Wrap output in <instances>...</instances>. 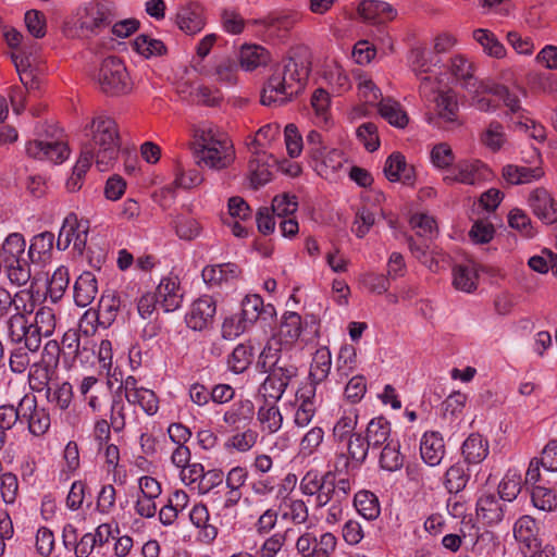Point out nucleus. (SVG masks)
Instances as JSON below:
<instances>
[{
  "instance_id": "37",
  "label": "nucleus",
  "mask_w": 557,
  "mask_h": 557,
  "mask_svg": "<svg viewBox=\"0 0 557 557\" xmlns=\"http://www.w3.org/2000/svg\"><path fill=\"white\" fill-rule=\"evenodd\" d=\"M191 523L202 529V536L207 542H212L218 535V529L208 523L209 511L206 505L196 504L189 512Z\"/></svg>"
},
{
  "instance_id": "40",
  "label": "nucleus",
  "mask_w": 557,
  "mask_h": 557,
  "mask_svg": "<svg viewBox=\"0 0 557 557\" xmlns=\"http://www.w3.org/2000/svg\"><path fill=\"white\" fill-rule=\"evenodd\" d=\"M357 511L367 520H373L380 515V505L376 496L369 491H360L354 499Z\"/></svg>"
},
{
  "instance_id": "4",
  "label": "nucleus",
  "mask_w": 557,
  "mask_h": 557,
  "mask_svg": "<svg viewBox=\"0 0 557 557\" xmlns=\"http://www.w3.org/2000/svg\"><path fill=\"white\" fill-rule=\"evenodd\" d=\"M100 90L108 96L127 95L133 89V82L126 66L117 57L106 58L95 75Z\"/></svg>"
},
{
  "instance_id": "17",
  "label": "nucleus",
  "mask_w": 557,
  "mask_h": 557,
  "mask_svg": "<svg viewBox=\"0 0 557 557\" xmlns=\"http://www.w3.org/2000/svg\"><path fill=\"white\" fill-rule=\"evenodd\" d=\"M176 24L188 35L200 32L206 24L202 7L198 3L183 5L176 14Z\"/></svg>"
},
{
  "instance_id": "46",
  "label": "nucleus",
  "mask_w": 557,
  "mask_h": 557,
  "mask_svg": "<svg viewBox=\"0 0 557 557\" xmlns=\"http://www.w3.org/2000/svg\"><path fill=\"white\" fill-rule=\"evenodd\" d=\"M79 226H83V221H79L75 213L66 215L57 239V248L59 250H65L69 248L71 243L74 240Z\"/></svg>"
},
{
  "instance_id": "10",
  "label": "nucleus",
  "mask_w": 557,
  "mask_h": 557,
  "mask_svg": "<svg viewBox=\"0 0 557 557\" xmlns=\"http://www.w3.org/2000/svg\"><path fill=\"white\" fill-rule=\"evenodd\" d=\"M82 16L81 28L98 34L101 29L110 26L114 20L112 7L108 2L92 1L85 9Z\"/></svg>"
},
{
  "instance_id": "54",
  "label": "nucleus",
  "mask_w": 557,
  "mask_h": 557,
  "mask_svg": "<svg viewBox=\"0 0 557 557\" xmlns=\"http://www.w3.org/2000/svg\"><path fill=\"white\" fill-rule=\"evenodd\" d=\"M337 545L336 537L330 533H323L318 539L314 535L313 544L310 546L309 554L306 557H331Z\"/></svg>"
},
{
  "instance_id": "28",
  "label": "nucleus",
  "mask_w": 557,
  "mask_h": 557,
  "mask_svg": "<svg viewBox=\"0 0 557 557\" xmlns=\"http://www.w3.org/2000/svg\"><path fill=\"white\" fill-rule=\"evenodd\" d=\"M270 60L267 49L258 45L243 46L239 52V64L246 71H252L265 65Z\"/></svg>"
},
{
  "instance_id": "2",
  "label": "nucleus",
  "mask_w": 557,
  "mask_h": 557,
  "mask_svg": "<svg viewBox=\"0 0 557 557\" xmlns=\"http://www.w3.org/2000/svg\"><path fill=\"white\" fill-rule=\"evenodd\" d=\"M121 147L115 121L107 115H98L84 128L81 141V157L96 162L100 172L108 171L117 160Z\"/></svg>"
},
{
  "instance_id": "58",
  "label": "nucleus",
  "mask_w": 557,
  "mask_h": 557,
  "mask_svg": "<svg viewBox=\"0 0 557 557\" xmlns=\"http://www.w3.org/2000/svg\"><path fill=\"white\" fill-rule=\"evenodd\" d=\"M3 267L12 284L23 286L30 280V268L25 259L4 264Z\"/></svg>"
},
{
  "instance_id": "18",
  "label": "nucleus",
  "mask_w": 557,
  "mask_h": 557,
  "mask_svg": "<svg viewBox=\"0 0 557 557\" xmlns=\"http://www.w3.org/2000/svg\"><path fill=\"white\" fill-rule=\"evenodd\" d=\"M420 454L423 461L435 467L441 463L445 455V444L438 432H425L420 443Z\"/></svg>"
},
{
  "instance_id": "49",
  "label": "nucleus",
  "mask_w": 557,
  "mask_h": 557,
  "mask_svg": "<svg viewBox=\"0 0 557 557\" xmlns=\"http://www.w3.org/2000/svg\"><path fill=\"white\" fill-rule=\"evenodd\" d=\"M129 404H138L147 414H154L159 409V400L153 391L140 387L139 392L126 395Z\"/></svg>"
},
{
  "instance_id": "11",
  "label": "nucleus",
  "mask_w": 557,
  "mask_h": 557,
  "mask_svg": "<svg viewBox=\"0 0 557 557\" xmlns=\"http://www.w3.org/2000/svg\"><path fill=\"white\" fill-rule=\"evenodd\" d=\"M528 202L533 214L545 224L557 221V202L545 188L539 187L532 190Z\"/></svg>"
},
{
  "instance_id": "30",
  "label": "nucleus",
  "mask_w": 557,
  "mask_h": 557,
  "mask_svg": "<svg viewBox=\"0 0 557 557\" xmlns=\"http://www.w3.org/2000/svg\"><path fill=\"white\" fill-rule=\"evenodd\" d=\"M121 308L120 298L113 294L102 295L97 311V322L103 327H109L116 319Z\"/></svg>"
},
{
  "instance_id": "26",
  "label": "nucleus",
  "mask_w": 557,
  "mask_h": 557,
  "mask_svg": "<svg viewBox=\"0 0 557 557\" xmlns=\"http://www.w3.org/2000/svg\"><path fill=\"white\" fill-rule=\"evenodd\" d=\"M255 416V405L250 399H242L234 403L223 416V421L230 426L246 424Z\"/></svg>"
},
{
  "instance_id": "9",
  "label": "nucleus",
  "mask_w": 557,
  "mask_h": 557,
  "mask_svg": "<svg viewBox=\"0 0 557 557\" xmlns=\"http://www.w3.org/2000/svg\"><path fill=\"white\" fill-rule=\"evenodd\" d=\"M431 102L434 103V113L428 115L430 124L444 127V124L457 123L458 102L453 90L441 91Z\"/></svg>"
},
{
  "instance_id": "32",
  "label": "nucleus",
  "mask_w": 557,
  "mask_h": 557,
  "mask_svg": "<svg viewBox=\"0 0 557 557\" xmlns=\"http://www.w3.org/2000/svg\"><path fill=\"white\" fill-rule=\"evenodd\" d=\"M61 350L63 354V362L72 366L78 357H82V334L78 330H67L61 341Z\"/></svg>"
},
{
  "instance_id": "24",
  "label": "nucleus",
  "mask_w": 557,
  "mask_h": 557,
  "mask_svg": "<svg viewBox=\"0 0 557 557\" xmlns=\"http://www.w3.org/2000/svg\"><path fill=\"white\" fill-rule=\"evenodd\" d=\"M277 401H268L260 406L257 411V420L261 425V430L268 434L278 432L283 425V416L276 406Z\"/></svg>"
},
{
  "instance_id": "16",
  "label": "nucleus",
  "mask_w": 557,
  "mask_h": 557,
  "mask_svg": "<svg viewBox=\"0 0 557 557\" xmlns=\"http://www.w3.org/2000/svg\"><path fill=\"white\" fill-rule=\"evenodd\" d=\"M486 170V166L478 160H462L456 164L454 174L445 176L444 181L447 183L458 182L468 185H475L484 178V172Z\"/></svg>"
},
{
  "instance_id": "7",
  "label": "nucleus",
  "mask_w": 557,
  "mask_h": 557,
  "mask_svg": "<svg viewBox=\"0 0 557 557\" xmlns=\"http://www.w3.org/2000/svg\"><path fill=\"white\" fill-rule=\"evenodd\" d=\"M515 539L520 543L521 550L525 556L534 557L542 547L540 528L531 516L520 517L513 527Z\"/></svg>"
},
{
  "instance_id": "5",
  "label": "nucleus",
  "mask_w": 557,
  "mask_h": 557,
  "mask_svg": "<svg viewBox=\"0 0 557 557\" xmlns=\"http://www.w3.org/2000/svg\"><path fill=\"white\" fill-rule=\"evenodd\" d=\"M298 376V368L288 357L284 362H278L276 369H272L260 386L265 398L278 401L284 395L290 382Z\"/></svg>"
},
{
  "instance_id": "36",
  "label": "nucleus",
  "mask_w": 557,
  "mask_h": 557,
  "mask_svg": "<svg viewBox=\"0 0 557 557\" xmlns=\"http://www.w3.org/2000/svg\"><path fill=\"white\" fill-rule=\"evenodd\" d=\"M379 112L391 125L403 128L408 124V116L400 104L392 99H382Z\"/></svg>"
},
{
  "instance_id": "1",
  "label": "nucleus",
  "mask_w": 557,
  "mask_h": 557,
  "mask_svg": "<svg viewBox=\"0 0 557 557\" xmlns=\"http://www.w3.org/2000/svg\"><path fill=\"white\" fill-rule=\"evenodd\" d=\"M310 65L306 48L295 51L285 64L276 67L269 77L261 92V103L271 106L278 101L282 104L298 95L305 87Z\"/></svg>"
},
{
  "instance_id": "60",
  "label": "nucleus",
  "mask_w": 557,
  "mask_h": 557,
  "mask_svg": "<svg viewBox=\"0 0 557 557\" xmlns=\"http://www.w3.org/2000/svg\"><path fill=\"white\" fill-rule=\"evenodd\" d=\"M258 436L259 434L257 431L247 429L231 436L226 442V446L240 453H245L250 450L256 445Z\"/></svg>"
},
{
  "instance_id": "39",
  "label": "nucleus",
  "mask_w": 557,
  "mask_h": 557,
  "mask_svg": "<svg viewBox=\"0 0 557 557\" xmlns=\"http://www.w3.org/2000/svg\"><path fill=\"white\" fill-rule=\"evenodd\" d=\"M54 235L51 232H42L33 237L29 249L28 258L32 262H39L44 257L51 252L53 248Z\"/></svg>"
},
{
  "instance_id": "41",
  "label": "nucleus",
  "mask_w": 557,
  "mask_h": 557,
  "mask_svg": "<svg viewBox=\"0 0 557 557\" xmlns=\"http://www.w3.org/2000/svg\"><path fill=\"white\" fill-rule=\"evenodd\" d=\"M133 48L146 59L154 55H163L166 52V47L161 40L145 34H140L135 38Z\"/></svg>"
},
{
  "instance_id": "3",
  "label": "nucleus",
  "mask_w": 557,
  "mask_h": 557,
  "mask_svg": "<svg viewBox=\"0 0 557 557\" xmlns=\"http://www.w3.org/2000/svg\"><path fill=\"white\" fill-rule=\"evenodd\" d=\"M194 157L196 164L203 163L219 171L234 162L235 150L226 135H218L211 127L198 128L195 132Z\"/></svg>"
},
{
  "instance_id": "44",
  "label": "nucleus",
  "mask_w": 557,
  "mask_h": 557,
  "mask_svg": "<svg viewBox=\"0 0 557 557\" xmlns=\"http://www.w3.org/2000/svg\"><path fill=\"white\" fill-rule=\"evenodd\" d=\"M16 423L22 424L21 401L17 407L13 405L0 406V448L4 444L5 431L11 430Z\"/></svg>"
},
{
  "instance_id": "51",
  "label": "nucleus",
  "mask_w": 557,
  "mask_h": 557,
  "mask_svg": "<svg viewBox=\"0 0 557 557\" xmlns=\"http://www.w3.org/2000/svg\"><path fill=\"white\" fill-rule=\"evenodd\" d=\"M453 285L456 289L471 293L476 288V274L467 265H456L453 269Z\"/></svg>"
},
{
  "instance_id": "29",
  "label": "nucleus",
  "mask_w": 557,
  "mask_h": 557,
  "mask_svg": "<svg viewBox=\"0 0 557 557\" xmlns=\"http://www.w3.org/2000/svg\"><path fill=\"white\" fill-rule=\"evenodd\" d=\"M332 364L331 352L323 347L315 351L310 366L309 379L313 386L324 382L330 374Z\"/></svg>"
},
{
  "instance_id": "59",
  "label": "nucleus",
  "mask_w": 557,
  "mask_h": 557,
  "mask_svg": "<svg viewBox=\"0 0 557 557\" xmlns=\"http://www.w3.org/2000/svg\"><path fill=\"white\" fill-rule=\"evenodd\" d=\"M57 133L59 131L57 128H53L51 134V138L55 137V140H48L46 146L47 157H45V160H49L53 162L54 164L62 163L64 160L69 158L70 149L67 145L57 137Z\"/></svg>"
},
{
  "instance_id": "33",
  "label": "nucleus",
  "mask_w": 557,
  "mask_h": 557,
  "mask_svg": "<svg viewBox=\"0 0 557 557\" xmlns=\"http://www.w3.org/2000/svg\"><path fill=\"white\" fill-rule=\"evenodd\" d=\"M57 369L49 367L40 361L33 363L28 372V382L33 391L41 392L48 389L49 382L54 375Z\"/></svg>"
},
{
  "instance_id": "21",
  "label": "nucleus",
  "mask_w": 557,
  "mask_h": 557,
  "mask_svg": "<svg viewBox=\"0 0 557 557\" xmlns=\"http://www.w3.org/2000/svg\"><path fill=\"white\" fill-rule=\"evenodd\" d=\"M391 432V423L384 417H376L369 421L364 436L371 449H377L393 442Z\"/></svg>"
},
{
  "instance_id": "52",
  "label": "nucleus",
  "mask_w": 557,
  "mask_h": 557,
  "mask_svg": "<svg viewBox=\"0 0 557 557\" xmlns=\"http://www.w3.org/2000/svg\"><path fill=\"white\" fill-rule=\"evenodd\" d=\"M358 424V413L350 412L338 419L333 428V436L336 442H346L355 435Z\"/></svg>"
},
{
  "instance_id": "63",
  "label": "nucleus",
  "mask_w": 557,
  "mask_h": 557,
  "mask_svg": "<svg viewBox=\"0 0 557 557\" xmlns=\"http://www.w3.org/2000/svg\"><path fill=\"white\" fill-rule=\"evenodd\" d=\"M521 492V482L518 476L507 474L498 485V498L504 503H511Z\"/></svg>"
},
{
  "instance_id": "62",
  "label": "nucleus",
  "mask_w": 557,
  "mask_h": 557,
  "mask_svg": "<svg viewBox=\"0 0 557 557\" xmlns=\"http://www.w3.org/2000/svg\"><path fill=\"white\" fill-rule=\"evenodd\" d=\"M297 209L298 202L295 195H277L272 200V212L278 218L292 215Z\"/></svg>"
},
{
  "instance_id": "23",
  "label": "nucleus",
  "mask_w": 557,
  "mask_h": 557,
  "mask_svg": "<svg viewBox=\"0 0 557 557\" xmlns=\"http://www.w3.org/2000/svg\"><path fill=\"white\" fill-rule=\"evenodd\" d=\"M441 63V58L434 55L431 50L423 47L411 49L409 54V65L417 77L428 75L432 67Z\"/></svg>"
},
{
  "instance_id": "48",
  "label": "nucleus",
  "mask_w": 557,
  "mask_h": 557,
  "mask_svg": "<svg viewBox=\"0 0 557 557\" xmlns=\"http://www.w3.org/2000/svg\"><path fill=\"white\" fill-rule=\"evenodd\" d=\"M302 332L301 317L297 312H286L280 326V335L286 343L296 342Z\"/></svg>"
},
{
  "instance_id": "55",
  "label": "nucleus",
  "mask_w": 557,
  "mask_h": 557,
  "mask_svg": "<svg viewBox=\"0 0 557 557\" xmlns=\"http://www.w3.org/2000/svg\"><path fill=\"white\" fill-rule=\"evenodd\" d=\"M263 299L259 295H248L242 301V320L250 326L261 317Z\"/></svg>"
},
{
  "instance_id": "50",
  "label": "nucleus",
  "mask_w": 557,
  "mask_h": 557,
  "mask_svg": "<svg viewBox=\"0 0 557 557\" xmlns=\"http://www.w3.org/2000/svg\"><path fill=\"white\" fill-rule=\"evenodd\" d=\"M237 70L238 63L235 59L223 58L218 62V64L214 67V75L216 76V82L227 86L236 85Z\"/></svg>"
},
{
  "instance_id": "15",
  "label": "nucleus",
  "mask_w": 557,
  "mask_h": 557,
  "mask_svg": "<svg viewBox=\"0 0 557 557\" xmlns=\"http://www.w3.org/2000/svg\"><path fill=\"white\" fill-rule=\"evenodd\" d=\"M242 269L233 262L207 265L201 272L203 282L209 286L227 284L239 278Z\"/></svg>"
},
{
  "instance_id": "31",
  "label": "nucleus",
  "mask_w": 557,
  "mask_h": 557,
  "mask_svg": "<svg viewBox=\"0 0 557 557\" xmlns=\"http://www.w3.org/2000/svg\"><path fill=\"white\" fill-rule=\"evenodd\" d=\"M25 247L26 243L22 234H10L3 243L0 253V260L3 265L18 260H24Z\"/></svg>"
},
{
  "instance_id": "45",
  "label": "nucleus",
  "mask_w": 557,
  "mask_h": 557,
  "mask_svg": "<svg viewBox=\"0 0 557 557\" xmlns=\"http://www.w3.org/2000/svg\"><path fill=\"white\" fill-rule=\"evenodd\" d=\"M404 465V456L399 453L398 442H388L383 446L380 455V466L387 471H397Z\"/></svg>"
},
{
  "instance_id": "19",
  "label": "nucleus",
  "mask_w": 557,
  "mask_h": 557,
  "mask_svg": "<svg viewBox=\"0 0 557 557\" xmlns=\"http://www.w3.org/2000/svg\"><path fill=\"white\" fill-rule=\"evenodd\" d=\"M503 178L509 185L530 184L544 176V170L541 166H524L507 164L502 171Z\"/></svg>"
},
{
  "instance_id": "34",
  "label": "nucleus",
  "mask_w": 557,
  "mask_h": 557,
  "mask_svg": "<svg viewBox=\"0 0 557 557\" xmlns=\"http://www.w3.org/2000/svg\"><path fill=\"white\" fill-rule=\"evenodd\" d=\"M347 453L350 455L352 467L360 468L371 449L362 432H357L346 441Z\"/></svg>"
},
{
  "instance_id": "56",
  "label": "nucleus",
  "mask_w": 557,
  "mask_h": 557,
  "mask_svg": "<svg viewBox=\"0 0 557 557\" xmlns=\"http://www.w3.org/2000/svg\"><path fill=\"white\" fill-rule=\"evenodd\" d=\"M508 224L511 228L517 230L527 238H532L535 235L530 216L519 208H513L509 211Z\"/></svg>"
},
{
  "instance_id": "64",
  "label": "nucleus",
  "mask_w": 557,
  "mask_h": 557,
  "mask_svg": "<svg viewBox=\"0 0 557 557\" xmlns=\"http://www.w3.org/2000/svg\"><path fill=\"white\" fill-rule=\"evenodd\" d=\"M375 223V214L369 208L362 207L356 212L352 232L358 238H363Z\"/></svg>"
},
{
  "instance_id": "38",
  "label": "nucleus",
  "mask_w": 557,
  "mask_h": 557,
  "mask_svg": "<svg viewBox=\"0 0 557 557\" xmlns=\"http://www.w3.org/2000/svg\"><path fill=\"white\" fill-rule=\"evenodd\" d=\"M251 184L255 187L264 185L271 180L272 172L268 164V156L265 153L257 154L250 159L248 163Z\"/></svg>"
},
{
  "instance_id": "6",
  "label": "nucleus",
  "mask_w": 557,
  "mask_h": 557,
  "mask_svg": "<svg viewBox=\"0 0 557 557\" xmlns=\"http://www.w3.org/2000/svg\"><path fill=\"white\" fill-rule=\"evenodd\" d=\"M22 424L27 423L32 434L39 436L50 428V414L44 407H38L37 399L32 394H26L21 399Z\"/></svg>"
},
{
  "instance_id": "12",
  "label": "nucleus",
  "mask_w": 557,
  "mask_h": 557,
  "mask_svg": "<svg viewBox=\"0 0 557 557\" xmlns=\"http://www.w3.org/2000/svg\"><path fill=\"white\" fill-rule=\"evenodd\" d=\"M508 511V505L495 494H483L476 502V516L487 525L500 523Z\"/></svg>"
},
{
  "instance_id": "8",
  "label": "nucleus",
  "mask_w": 557,
  "mask_h": 557,
  "mask_svg": "<svg viewBox=\"0 0 557 557\" xmlns=\"http://www.w3.org/2000/svg\"><path fill=\"white\" fill-rule=\"evenodd\" d=\"M215 312V300L205 295L191 304L190 310L185 315V322L193 331H203L213 324Z\"/></svg>"
},
{
  "instance_id": "42",
  "label": "nucleus",
  "mask_w": 557,
  "mask_h": 557,
  "mask_svg": "<svg viewBox=\"0 0 557 557\" xmlns=\"http://www.w3.org/2000/svg\"><path fill=\"white\" fill-rule=\"evenodd\" d=\"M287 358V356H283L281 354V349L278 347H273L272 344H267L259 355L256 368L258 371L268 373L269 375L272 369H276L278 362H284Z\"/></svg>"
},
{
  "instance_id": "25",
  "label": "nucleus",
  "mask_w": 557,
  "mask_h": 557,
  "mask_svg": "<svg viewBox=\"0 0 557 557\" xmlns=\"http://www.w3.org/2000/svg\"><path fill=\"white\" fill-rule=\"evenodd\" d=\"M461 453L470 465L482 462L488 455V443L478 433L470 434L462 444Z\"/></svg>"
},
{
  "instance_id": "47",
  "label": "nucleus",
  "mask_w": 557,
  "mask_h": 557,
  "mask_svg": "<svg viewBox=\"0 0 557 557\" xmlns=\"http://www.w3.org/2000/svg\"><path fill=\"white\" fill-rule=\"evenodd\" d=\"M252 361V348L244 344L237 345L228 356L227 364L234 373H243Z\"/></svg>"
},
{
  "instance_id": "53",
  "label": "nucleus",
  "mask_w": 557,
  "mask_h": 557,
  "mask_svg": "<svg viewBox=\"0 0 557 557\" xmlns=\"http://www.w3.org/2000/svg\"><path fill=\"white\" fill-rule=\"evenodd\" d=\"M483 90H490L492 95L497 96L504 101V104L511 111L518 112L521 109L520 100L517 95L511 94L505 85L497 84L491 78H486Z\"/></svg>"
},
{
  "instance_id": "20",
  "label": "nucleus",
  "mask_w": 557,
  "mask_h": 557,
  "mask_svg": "<svg viewBox=\"0 0 557 557\" xmlns=\"http://www.w3.org/2000/svg\"><path fill=\"white\" fill-rule=\"evenodd\" d=\"M359 15L368 22H382L383 18L393 20L397 12L387 2L380 0H363L358 5Z\"/></svg>"
},
{
  "instance_id": "43",
  "label": "nucleus",
  "mask_w": 557,
  "mask_h": 557,
  "mask_svg": "<svg viewBox=\"0 0 557 557\" xmlns=\"http://www.w3.org/2000/svg\"><path fill=\"white\" fill-rule=\"evenodd\" d=\"M70 283V275L67 268L61 265L52 274L48 282L47 295L52 302L60 300L66 290Z\"/></svg>"
},
{
  "instance_id": "22",
  "label": "nucleus",
  "mask_w": 557,
  "mask_h": 557,
  "mask_svg": "<svg viewBox=\"0 0 557 557\" xmlns=\"http://www.w3.org/2000/svg\"><path fill=\"white\" fill-rule=\"evenodd\" d=\"M98 294L97 280L94 273H82L74 284V300L79 307H86L92 302Z\"/></svg>"
},
{
  "instance_id": "27",
  "label": "nucleus",
  "mask_w": 557,
  "mask_h": 557,
  "mask_svg": "<svg viewBox=\"0 0 557 557\" xmlns=\"http://www.w3.org/2000/svg\"><path fill=\"white\" fill-rule=\"evenodd\" d=\"M473 39L481 46L483 52L491 58L503 59L506 55V48L496 35L485 28L473 30Z\"/></svg>"
},
{
  "instance_id": "14",
  "label": "nucleus",
  "mask_w": 557,
  "mask_h": 557,
  "mask_svg": "<svg viewBox=\"0 0 557 557\" xmlns=\"http://www.w3.org/2000/svg\"><path fill=\"white\" fill-rule=\"evenodd\" d=\"M384 174L389 182H401L406 185H412L416 180L414 168L409 165L405 156L398 151L386 159Z\"/></svg>"
},
{
  "instance_id": "35",
  "label": "nucleus",
  "mask_w": 557,
  "mask_h": 557,
  "mask_svg": "<svg viewBox=\"0 0 557 557\" xmlns=\"http://www.w3.org/2000/svg\"><path fill=\"white\" fill-rule=\"evenodd\" d=\"M470 479L468 469L460 462L450 466L446 473L444 485L449 493H459L466 486Z\"/></svg>"
},
{
  "instance_id": "13",
  "label": "nucleus",
  "mask_w": 557,
  "mask_h": 557,
  "mask_svg": "<svg viewBox=\"0 0 557 557\" xmlns=\"http://www.w3.org/2000/svg\"><path fill=\"white\" fill-rule=\"evenodd\" d=\"M473 64L463 55H455L450 61V73L460 83L466 91H478L484 89L486 84L485 79H479L473 74Z\"/></svg>"
},
{
  "instance_id": "57",
  "label": "nucleus",
  "mask_w": 557,
  "mask_h": 557,
  "mask_svg": "<svg viewBox=\"0 0 557 557\" xmlns=\"http://www.w3.org/2000/svg\"><path fill=\"white\" fill-rule=\"evenodd\" d=\"M533 505L544 511H552L557 506V497L553 490L536 485L531 493Z\"/></svg>"
},
{
  "instance_id": "61",
  "label": "nucleus",
  "mask_w": 557,
  "mask_h": 557,
  "mask_svg": "<svg viewBox=\"0 0 557 557\" xmlns=\"http://www.w3.org/2000/svg\"><path fill=\"white\" fill-rule=\"evenodd\" d=\"M297 400L300 403L297 405L296 412L294 416V423L298 428H305L309 425L312 418L315 414V406L310 397H304L302 395L298 398V394H296Z\"/></svg>"
}]
</instances>
